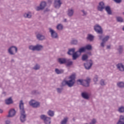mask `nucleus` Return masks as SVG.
<instances>
[{
    "label": "nucleus",
    "instance_id": "6",
    "mask_svg": "<svg viewBox=\"0 0 124 124\" xmlns=\"http://www.w3.org/2000/svg\"><path fill=\"white\" fill-rule=\"evenodd\" d=\"M49 31L52 38L54 39H58V38H59L58 33H57L55 30H53L52 28H49Z\"/></svg>",
    "mask_w": 124,
    "mask_h": 124
},
{
    "label": "nucleus",
    "instance_id": "52",
    "mask_svg": "<svg viewBox=\"0 0 124 124\" xmlns=\"http://www.w3.org/2000/svg\"><path fill=\"white\" fill-rule=\"evenodd\" d=\"M52 1H53V0H48V2H50V3Z\"/></svg>",
    "mask_w": 124,
    "mask_h": 124
},
{
    "label": "nucleus",
    "instance_id": "24",
    "mask_svg": "<svg viewBox=\"0 0 124 124\" xmlns=\"http://www.w3.org/2000/svg\"><path fill=\"white\" fill-rule=\"evenodd\" d=\"M5 101L7 105H9L10 104H12V103H13V101L12 100V98L11 97L6 99Z\"/></svg>",
    "mask_w": 124,
    "mask_h": 124
},
{
    "label": "nucleus",
    "instance_id": "41",
    "mask_svg": "<svg viewBox=\"0 0 124 124\" xmlns=\"http://www.w3.org/2000/svg\"><path fill=\"white\" fill-rule=\"evenodd\" d=\"M100 84L101 86H105V85H106V82H105L103 79H102L100 81Z\"/></svg>",
    "mask_w": 124,
    "mask_h": 124
},
{
    "label": "nucleus",
    "instance_id": "21",
    "mask_svg": "<svg viewBox=\"0 0 124 124\" xmlns=\"http://www.w3.org/2000/svg\"><path fill=\"white\" fill-rule=\"evenodd\" d=\"M65 63L67 66H70L73 64V62L71 59H66Z\"/></svg>",
    "mask_w": 124,
    "mask_h": 124
},
{
    "label": "nucleus",
    "instance_id": "30",
    "mask_svg": "<svg viewBox=\"0 0 124 124\" xmlns=\"http://www.w3.org/2000/svg\"><path fill=\"white\" fill-rule=\"evenodd\" d=\"M118 112L119 113H124V106H121L118 108Z\"/></svg>",
    "mask_w": 124,
    "mask_h": 124
},
{
    "label": "nucleus",
    "instance_id": "51",
    "mask_svg": "<svg viewBox=\"0 0 124 124\" xmlns=\"http://www.w3.org/2000/svg\"><path fill=\"white\" fill-rule=\"evenodd\" d=\"M3 112V110L2 109H0V113H2Z\"/></svg>",
    "mask_w": 124,
    "mask_h": 124
},
{
    "label": "nucleus",
    "instance_id": "14",
    "mask_svg": "<svg viewBox=\"0 0 124 124\" xmlns=\"http://www.w3.org/2000/svg\"><path fill=\"white\" fill-rule=\"evenodd\" d=\"M16 114V111H15V109H11L9 111V113H8V115H7V117L8 118H12L13 117H14V116H15Z\"/></svg>",
    "mask_w": 124,
    "mask_h": 124
},
{
    "label": "nucleus",
    "instance_id": "12",
    "mask_svg": "<svg viewBox=\"0 0 124 124\" xmlns=\"http://www.w3.org/2000/svg\"><path fill=\"white\" fill-rule=\"evenodd\" d=\"M105 8V4L103 1L100 2L99 5L97 6V9L99 11H103V9Z\"/></svg>",
    "mask_w": 124,
    "mask_h": 124
},
{
    "label": "nucleus",
    "instance_id": "48",
    "mask_svg": "<svg viewBox=\"0 0 124 124\" xmlns=\"http://www.w3.org/2000/svg\"><path fill=\"white\" fill-rule=\"evenodd\" d=\"M57 91L58 93H61L62 92V89L60 88H57Z\"/></svg>",
    "mask_w": 124,
    "mask_h": 124
},
{
    "label": "nucleus",
    "instance_id": "3",
    "mask_svg": "<svg viewBox=\"0 0 124 124\" xmlns=\"http://www.w3.org/2000/svg\"><path fill=\"white\" fill-rule=\"evenodd\" d=\"M85 51H86V49L85 48V46L79 48L78 51L76 52L74 54H73V60H76L77 58H78L79 56L81 55V53H83Z\"/></svg>",
    "mask_w": 124,
    "mask_h": 124
},
{
    "label": "nucleus",
    "instance_id": "27",
    "mask_svg": "<svg viewBox=\"0 0 124 124\" xmlns=\"http://www.w3.org/2000/svg\"><path fill=\"white\" fill-rule=\"evenodd\" d=\"M75 48H73L69 49V51L68 52V55H72V57L73 58V54H74L75 52Z\"/></svg>",
    "mask_w": 124,
    "mask_h": 124
},
{
    "label": "nucleus",
    "instance_id": "18",
    "mask_svg": "<svg viewBox=\"0 0 124 124\" xmlns=\"http://www.w3.org/2000/svg\"><path fill=\"white\" fill-rule=\"evenodd\" d=\"M74 14V10L72 8L69 9L67 11V15L69 17H72Z\"/></svg>",
    "mask_w": 124,
    "mask_h": 124
},
{
    "label": "nucleus",
    "instance_id": "1",
    "mask_svg": "<svg viewBox=\"0 0 124 124\" xmlns=\"http://www.w3.org/2000/svg\"><path fill=\"white\" fill-rule=\"evenodd\" d=\"M76 78V75L75 74H72L69 77V80H63L62 82V86H65L67 85L68 87H73L74 84H75V78Z\"/></svg>",
    "mask_w": 124,
    "mask_h": 124
},
{
    "label": "nucleus",
    "instance_id": "39",
    "mask_svg": "<svg viewBox=\"0 0 124 124\" xmlns=\"http://www.w3.org/2000/svg\"><path fill=\"white\" fill-rule=\"evenodd\" d=\"M33 69L35 70H38L40 68V66L38 64H36L34 67H33Z\"/></svg>",
    "mask_w": 124,
    "mask_h": 124
},
{
    "label": "nucleus",
    "instance_id": "2",
    "mask_svg": "<svg viewBox=\"0 0 124 124\" xmlns=\"http://www.w3.org/2000/svg\"><path fill=\"white\" fill-rule=\"evenodd\" d=\"M19 108L20 113V120L22 123H24V122H26L27 115L26 114V112L25 111V108H24V103H23L22 100L20 101Z\"/></svg>",
    "mask_w": 124,
    "mask_h": 124
},
{
    "label": "nucleus",
    "instance_id": "29",
    "mask_svg": "<svg viewBox=\"0 0 124 124\" xmlns=\"http://www.w3.org/2000/svg\"><path fill=\"white\" fill-rule=\"evenodd\" d=\"M68 122V117H64L61 121V124H66Z\"/></svg>",
    "mask_w": 124,
    "mask_h": 124
},
{
    "label": "nucleus",
    "instance_id": "5",
    "mask_svg": "<svg viewBox=\"0 0 124 124\" xmlns=\"http://www.w3.org/2000/svg\"><path fill=\"white\" fill-rule=\"evenodd\" d=\"M8 52L10 55H14L18 52V48L15 46H12L8 48Z\"/></svg>",
    "mask_w": 124,
    "mask_h": 124
},
{
    "label": "nucleus",
    "instance_id": "23",
    "mask_svg": "<svg viewBox=\"0 0 124 124\" xmlns=\"http://www.w3.org/2000/svg\"><path fill=\"white\" fill-rule=\"evenodd\" d=\"M105 9L106 12L108 14V15H111L112 14V11L111 10V8L109 6H107L105 7Z\"/></svg>",
    "mask_w": 124,
    "mask_h": 124
},
{
    "label": "nucleus",
    "instance_id": "35",
    "mask_svg": "<svg viewBox=\"0 0 124 124\" xmlns=\"http://www.w3.org/2000/svg\"><path fill=\"white\" fill-rule=\"evenodd\" d=\"M97 123V120H96V119L95 118H93L91 120V122L89 123V124H96Z\"/></svg>",
    "mask_w": 124,
    "mask_h": 124
},
{
    "label": "nucleus",
    "instance_id": "38",
    "mask_svg": "<svg viewBox=\"0 0 124 124\" xmlns=\"http://www.w3.org/2000/svg\"><path fill=\"white\" fill-rule=\"evenodd\" d=\"M78 43V41L77 40L73 39L71 41V44L73 45H76Z\"/></svg>",
    "mask_w": 124,
    "mask_h": 124
},
{
    "label": "nucleus",
    "instance_id": "36",
    "mask_svg": "<svg viewBox=\"0 0 124 124\" xmlns=\"http://www.w3.org/2000/svg\"><path fill=\"white\" fill-rule=\"evenodd\" d=\"M63 28V27L62 24H58L57 26V29L58 30V31H61V30H62Z\"/></svg>",
    "mask_w": 124,
    "mask_h": 124
},
{
    "label": "nucleus",
    "instance_id": "16",
    "mask_svg": "<svg viewBox=\"0 0 124 124\" xmlns=\"http://www.w3.org/2000/svg\"><path fill=\"white\" fill-rule=\"evenodd\" d=\"M117 68L120 71H124V63H118L116 65Z\"/></svg>",
    "mask_w": 124,
    "mask_h": 124
},
{
    "label": "nucleus",
    "instance_id": "45",
    "mask_svg": "<svg viewBox=\"0 0 124 124\" xmlns=\"http://www.w3.org/2000/svg\"><path fill=\"white\" fill-rule=\"evenodd\" d=\"M5 124H11V121L9 120H7L5 121Z\"/></svg>",
    "mask_w": 124,
    "mask_h": 124
},
{
    "label": "nucleus",
    "instance_id": "32",
    "mask_svg": "<svg viewBox=\"0 0 124 124\" xmlns=\"http://www.w3.org/2000/svg\"><path fill=\"white\" fill-rule=\"evenodd\" d=\"M55 71L56 74H62L63 72V70L62 69H59L58 68H56L55 69Z\"/></svg>",
    "mask_w": 124,
    "mask_h": 124
},
{
    "label": "nucleus",
    "instance_id": "7",
    "mask_svg": "<svg viewBox=\"0 0 124 124\" xmlns=\"http://www.w3.org/2000/svg\"><path fill=\"white\" fill-rule=\"evenodd\" d=\"M40 118L42 120H43L44 123L46 124H51V118L46 116L45 115H42L40 116Z\"/></svg>",
    "mask_w": 124,
    "mask_h": 124
},
{
    "label": "nucleus",
    "instance_id": "8",
    "mask_svg": "<svg viewBox=\"0 0 124 124\" xmlns=\"http://www.w3.org/2000/svg\"><path fill=\"white\" fill-rule=\"evenodd\" d=\"M29 104L30 105L32 106V107H33V108H37V107H39V106H40V103L34 100H31L29 102Z\"/></svg>",
    "mask_w": 124,
    "mask_h": 124
},
{
    "label": "nucleus",
    "instance_id": "42",
    "mask_svg": "<svg viewBox=\"0 0 124 124\" xmlns=\"http://www.w3.org/2000/svg\"><path fill=\"white\" fill-rule=\"evenodd\" d=\"M118 50L119 53H122V52H123V46H120L118 47Z\"/></svg>",
    "mask_w": 124,
    "mask_h": 124
},
{
    "label": "nucleus",
    "instance_id": "4",
    "mask_svg": "<svg viewBox=\"0 0 124 124\" xmlns=\"http://www.w3.org/2000/svg\"><path fill=\"white\" fill-rule=\"evenodd\" d=\"M78 83H79L80 85H82L84 87H89L90 86V83L91 82V78H88L85 80L78 79L77 80Z\"/></svg>",
    "mask_w": 124,
    "mask_h": 124
},
{
    "label": "nucleus",
    "instance_id": "25",
    "mask_svg": "<svg viewBox=\"0 0 124 124\" xmlns=\"http://www.w3.org/2000/svg\"><path fill=\"white\" fill-rule=\"evenodd\" d=\"M43 49V46L41 45H37L35 46V51H41Z\"/></svg>",
    "mask_w": 124,
    "mask_h": 124
},
{
    "label": "nucleus",
    "instance_id": "31",
    "mask_svg": "<svg viewBox=\"0 0 124 124\" xmlns=\"http://www.w3.org/2000/svg\"><path fill=\"white\" fill-rule=\"evenodd\" d=\"M93 35L91 34H89L88 35H87V39L88 40H89L90 41H93Z\"/></svg>",
    "mask_w": 124,
    "mask_h": 124
},
{
    "label": "nucleus",
    "instance_id": "49",
    "mask_svg": "<svg viewBox=\"0 0 124 124\" xmlns=\"http://www.w3.org/2000/svg\"><path fill=\"white\" fill-rule=\"evenodd\" d=\"M99 39H102V35L99 36Z\"/></svg>",
    "mask_w": 124,
    "mask_h": 124
},
{
    "label": "nucleus",
    "instance_id": "11",
    "mask_svg": "<svg viewBox=\"0 0 124 124\" xmlns=\"http://www.w3.org/2000/svg\"><path fill=\"white\" fill-rule=\"evenodd\" d=\"M94 30L97 33L102 34V29L101 27L98 24H96L94 26Z\"/></svg>",
    "mask_w": 124,
    "mask_h": 124
},
{
    "label": "nucleus",
    "instance_id": "47",
    "mask_svg": "<svg viewBox=\"0 0 124 124\" xmlns=\"http://www.w3.org/2000/svg\"><path fill=\"white\" fill-rule=\"evenodd\" d=\"M116 3H120L122 2V0H113Z\"/></svg>",
    "mask_w": 124,
    "mask_h": 124
},
{
    "label": "nucleus",
    "instance_id": "54",
    "mask_svg": "<svg viewBox=\"0 0 124 124\" xmlns=\"http://www.w3.org/2000/svg\"><path fill=\"white\" fill-rule=\"evenodd\" d=\"M66 19L65 20V22H66Z\"/></svg>",
    "mask_w": 124,
    "mask_h": 124
},
{
    "label": "nucleus",
    "instance_id": "28",
    "mask_svg": "<svg viewBox=\"0 0 124 124\" xmlns=\"http://www.w3.org/2000/svg\"><path fill=\"white\" fill-rule=\"evenodd\" d=\"M117 86L118 88H124V82L123 81H120L117 82Z\"/></svg>",
    "mask_w": 124,
    "mask_h": 124
},
{
    "label": "nucleus",
    "instance_id": "46",
    "mask_svg": "<svg viewBox=\"0 0 124 124\" xmlns=\"http://www.w3.org/2000/svg\"><path fill=\"white\" fill-rule=\"evenodd\" d=\"M81 12H82V13L83 14V16H86V15H87V14H88L87 12L85 11V10H81Z\"/></svg>",
    "mask_w": 124,
    "mask_h": 124
},
{
    "label": "nucleus",
    "instance_id": "44",
    "mask_svg": "<svg viewBox=\"0 0 124 124\" xmlns=\"http://www.w3.org/2000/svg\"><path fill=\"white\" fill-rule=\"evenodd\" d=\"M117 20L118 21V22H123V18L121 17H117Z\"/></svg>",
    "mask_w": 124,
    "mask_h": 124
},
{
    "label": "nucleus",
    "instance_id": "40",
    "mask_svg": "<svg viewBox=\"0 0 124 124\" xmlns=\"http://www.w3.org/2000/svg\"><path fill=\"white\" fill-rule=\"evenodd\" d=\"M88 59V55L84 54L82 56V61H86Z\"/></svg>",
    "mask_w": 124,
    "mask_h": 124
},
{
    "label": "nucleus",
    "instance_id": "33",
    "mask_svg": "<svg viewBox=\"0 0 124 124\" xmlns=\"http://www.w3.org/2000/svg\"><path fill=\"white\" fill-rule=\"evenodd\" d=\"M84 48H85V50H92V49H93V46H92L91 45H90V44H88V45H86L84 46Z\"/></svg>",
    "mask_w": 124,
    "mask_h": 124
},
{
    "label": "nucleus",
    "instance_id": "15",
    "mask_svg": "<svg viewBox=\"0 0 124 124\" xmlns=\"http://www.w3.org/2000/svg\"><path fill=\"white\" fill-rule=\"evenodd\" d=\"M109 38H110L109 36H106L102 39V42L101 43V47H104L105 43H106L107 41L109 40Z\"/></svg>",
    "mask_w": 124,
    "mask_h": 124
},
{
    "label": "nucleus",
    "instance_id": "9",
    "mask_svg": "<svg viewBox=\"0 0 124 124\" xmlns=\"http://www.w3.org/2000/svg\"><path fill=\"white\" fill-rule=\"evenodd\" d=\"M46 5H47V4H46V2L43 1L40 3V6L35 7V10L37 11H39V10H42L44 9L45 7H46Z\"/></svg>",
    "mask_w": 124,
    "mask_h": 124
},
{
    "label": "nucleus",
    "instance_id": "26",
    "mask_svg": "<svg viewBox=\"0 0 124 124\" xmlns=\"http://www.w3.org/2000/svg\"><path fill=\"white\" fill-rule=\"evenodd\" d=\"M24 18H31V12L25 13L23 15Z\"/></svg>",
    "mask_w": 124,
    "mask_h": 124
},
{
    "label": "nucleus",
    "instance_id": "43",
    "mask_svg": "<svg viewBox=\"0 0 124 124\" xmlns=\"http://www.w3.org/2000/svg\"><path fill=\"white\" fill-rule=\"evenodd\" d=\"M97 81H98V76H95L94 77L93 81H94L95 83H96V82H97Z\"/></svg>",
    "mask_w": 124,
    "mask_h": 124
},
{
    "label": "nucleus",
    "instance_id": "20",
    "mask_svg": "<svg viewBox=\"0 0 124 124\" xmlns=\"http://www.w3.org/2000/svg\"><path fill=\"white\" fill-rule=\"evenodd\" d=\"M58 62L60 64H63L66 62V59L63 58H59Z\"/></svg>",
    "mask_w": 124,
    "mask_h": 124
},
{
    "label": "nucleus",
    "instance_id": "53",
    "mask_svg": "<svg viewBox=\"0 0 124 124\" xmlns=\"http://www.w3.org/2000/svg\"><path fill=\"white\" fill-rule=\"evenodd\" d=\"M123 15H124V12L123 13Z\"/></svg>",
    "mask_w": 124,
    "mask_h": 124
},
{
    "label": "nucleus",
    "instance_id": "22",
    "mask_svg": "<svg viewBox=\"0 0 124 124\" xmlns=\"http://www.w3.org/2000/svg\"><path fill=\"white\" fill-rule=\"evenodd\" d=\"M36 37L38 40H44L45 39V36L39 33L36 35Z\"/></svg>",
    "mask_w": 124,
    "mask_h": 124
},
{
    "label": "nucleus",
    "instance_id": "17",
    "mask_svg": "<svg viewBox=\"0 0 124 124\" xmlns=\"http://www.w3.org/2000/svg\"><path fill=\"white\" fill-rule=\"evenodd\" d=\"M81 96L84 98V99H89V98H90V94L87 92H82L81 93Z\"/></svg>",
    "mask_w": 124,
    "mask_h": 124
},
{
    "label": "nucleus",
    "instance_id": "37",
    "mask_svg": "<svg viewBox=\"0 0 124 124\" xmlns=\"http://www.w3.org/2000/svg\"><path fill=\"white\" fill-rule=\"evenodd\" d=\"M30 50H31V51H35V46L31 45L29 46Z\"/></svg>",
    "mask_w": 124,
    "mask_h": 124
},
{
    "label": "nucleus",
    "instance_id": "10",
    "mask_svg": "<svg viewBox=\"0 0 124 124\" xmlns=\"http://www.w3.org/2000/svg\"><path fill=\"white\" fill-rule=\"evenodd\" d=\"M62 0H55L54 6L57 9H59L61 6H62Z\"/></svg>",
    "mask_w": 124,
    "mask_h": 124
},
{
    "label": "nucleus",
    "instance_id": "50",
    "mask_svg": "<svg viewBox=\"0 0 124 124\" xmlns=\"http://www.w3.org/2000/svg\"><path fill=\"white\" fill-rule=\"evenodd\" d=\"M110 47H111V46H107V49H110Z\"/></svg>",
    "mask_w": 124,
    "mask_h": 124
},
{
    "label": "nucleus",
    "instance_id": "19",
    "mask_svg": "<svg viewBox=\"0 0 124 124\" xmlns=\"http://www.w3.org/2000/svg\"><path fill=\"white\" fill-rule=\"evenodd\" d=\"M117 124H124V116L120 115L119 120Z\"/></svg>",
    "mask_w": 124,
    "mask_h": 124
},
{
    "label": "nucleus",
    "instance_id": "13",
    "mask_svg": "<svg viewBox=\"0 0 124 124\" xmlns=\"http://www.w3.org/2000/svg\"><path fill=\"white\" fill-rule=\"evenodd\" d=\"M93 65V61L92 60H90L87 63L84 64V66L86 69H90L91 67Z\"/></svg>",
    "mask_w": 124,
    "mask_h": 124
},
{
    "label": "nucleus",
    "instance_id": "34",
    "mask_svg": "<svg viewBox=\"0 0 124 124\" xmlns=\"http://www.w3.org/2000/svg\"><path fill=\"white\" fill-rule=\"evenodd\" d=\"M54 114L55 113L54 112V111L51 110H48V111L47 112V115H48V116H49L50 117H54Z\"/></svg>",
    "mask_w": 124,
    "mask_h": 124
}]
</instances>
